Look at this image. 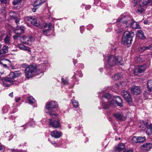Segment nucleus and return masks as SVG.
Listing matches in <instances>:
<instances>
[{"label": "nucleus", "mask_w": 152, "mask_h": 152, "mask_svg": "<svg viewBox=\"0 0 152 152\" xmlns=\"http://www.w3.org/2000/svg\"><path fill=\"white\" fill-rule=\"evenodd\" d=\"M147 67V65L145 64L139 66L134 69L133 72L134 75L137 76L139 73L144 72L145 71Z\"/></svg>", "instance_id": "obj_7"}, {"label": "nucleus", "mask_w": 152, "mask_h": 152, "mask_svg": "<svg viewBox=\"0 0 152 152\" xmlns=\"http://www.w3.org/2000/svg\"><path fill=\"white\" fill-rule=\"evenodd\" d=\"M134 32L128 31H125L124 33L122 38V43L128 47L130 46L132 41V38L134 36Z\"/></svg>", "instance_id": "obj_2"}, {"label": "nucleus", "mask_w": 152, "mask_h": 152, "mask_svg": "<svg viewBox=\"0 0 152 152\" xmlns=\"http://www.w3.org/2000/svg\"><path fill=\"white\" fill-rule=\"evenodd\" d=\"M137 0H132V4L133 7H134L137 4Z\"/></svg>", "instance_id": "obj_43"}, {"label": "nucleus", "mask_w": 152, "mask_h": 152, "mask_svg": "<svg viewBox=\"0 0 152 152\" xmlns=\"http://www.w3.org/2000/svg\"><path fill=\"white\" fill-rule=\"evenodd\" d=\"M122 76L120 74H115L114 76L112 77L113 80H118Z\"/></svg>", "instance_id": "obj_29"}, {"label": "nucleus", "mask_w": 152, "mask_h": 152, "mask_svg": "<svg viewBox=\"0 0 152 152\" xmlns=\"http://www.w3.org/2000/svg\"><path fill=\"white\" fill-rule=\"evenodd\" d=\"M24 50L27 51L29 52L31 51L30 48L28 47L25 46V49H24Z\"/></svg>", "instance_id": "obj_49"}, {"label": "nucleus", "mask_w": 152, "mask_h": 152, "mask_svg": "<svg viewBox=\"0 0 152 152\" xmlns=\"http://www.w3.org/2000/svg\"><path fill=\"white\" fill-rule=\"evenodd\" d=\"M91 7V6L90 5H87L85 7V9L86 10H88Z\"/></svg>", "instance_id": "obj_55"}, {"label": "nucleus", "mask_w": 152, "mask_h": 152, "mask_svg": "<svg viewBox=\"0 0 152 152\" xmlns=\"http://www.w3.org/2000/svg\"><path fill=\"white\" fill-rule=\"evenodd\" d=\"M32 124H31L30 125L31 126H33L35 124V122H34V121H32Z\"/></svg>", "instance_id": "obj_63"}, {"label": "nucleus", "mask_w": 152, "mask_h": 152, "mask_svg": "<svg viewBox=\"0 0 152 152\" xmlns=\"http://www.w3.org/2000/svg\"><path fill=\"white\" fill-rule=\"evenodd\" d=\"M131 90L132 93L135 95L139 94L141 91L140 88L137 86H133Z\"/></svg>", "instance_id": "obj_12"}, {"label": "nucleus", "mask_w": 152, "mask_h": 152, "mask_svg": "<svg viewBox=\"0 0 152 152\" xmlns=\"http://www.w3.org/2000/svg\"><path fill=\"white\" fill-rule=\"evenodd\" d=\"M20 98L16 99H15V102H19V101H20Z\"/></svg>", "instance_id": "obj_62"}, {"label": "nucleus", "mask_w": 152, "mask_h": 152, "mask_svg": "<svg viewBox=\"0 0 152 152\" xmlns=\"http://www.w3.org/2000/svg\"><path fill=\"white\" fill-rule=\"evenodd\" d=\"M104 97L107 99H109L111 97V95L108 93H105L104 95Z\"/></svg>", "instance_id": "obj_39"}, {"label": "nucleus", "mask_w": 152, "mask_h": 152, "mask_svg": "<svg viewBox=\"0 0 152 152\" xmlns=\"http://www.w3.org/2000/svg\"><path fill=\"white\" fill-rule=\"evenodd\" d=\"M19 35H14L13 36V38L15 40H16L18 39L19 37H20Z\"/></svg>", "instance_id": "obj_53"}, {"label": "nucleus", "mask_w": 152, "mask_h": 152, "mask_svg": "<svg viewBox=\"0 0 152 152\" xmlns=\"http://www.w3.org/2000/svg\"><path fill=\"white\" fill-rule=\"evenodd\" d=\"M16 111H17V110L16 109H15V110H13V111H10V113L11 114L13 113H15V112H16Z\"/></svg>", "instance_id": "obj_59"}, {"label": "nucleus", "mask_w": 152, "mask_h": 152, "mask_svg": "<svg viewBox=\"0 0 152 152\" xmlns=\"http://www.w3.org/2000/svg\"><path fill=\"white\" fill-rule=\"evenodd\" d=\"M21 73L19 71H16L13 72H11L9 76L10 78L13 79L15 78L20 76Z\"/></svg>", "instance_id": "obj_15"}, {"label": "nucleus", "mask_w": 152, "mask_h": 152, "mask_svg": "<svg viewBox=\"0 0 152 152\" xmlns=\"http://www.w3.org/2000/svg\"><path fill=\"white\" fill-rule=\"evenodd\" d=\"M90 27L91 28H93V26L92 25H90L88 26V28Z\"/></svg>", "instance_id": "obj_61"}, {"label": "nucleus", "mask_w": 152, "mask_h": 152, "mask_svg": "<svg viewBox=\"0 0 152 152\" xmlns=\"http://www.w3.org/2000/svg\"><path fill=\"white\" fill-rule=\"evenodd\" d=\"M116 31L118 34H119L122 32V30L120 28H118V29H115Z\"/></svg>", "instance_id": "obj_47"}, {"label": "nucleus", "mask_w": 152, "mask_h": 152, "mask_svg": "<svg viewBox=\"0 0 152 152\" xmlns=\"http://www.w3.org/2000/svg\"><path fill=\"white\" fill-rule=\"evenodd\" d=\"M148 23V21L147 20H145L144 21V24H146Z\"/></svg>", "instance_id": "obj_64"}, {"label": "nucleus", "mask_w": 152, "mask_h": 152, "mask_svg": "<svg viewBox=\"0 0 152 152\" xmlns=\"http://www.w3.org/2000/svg\"><path fill=\"white\" fill-rule=\"evenodd\" d=\"M150 0H139V6L145 7L149 3Z\"/></svg>", "instance_id": "obj_18"}, {"label": "nucleus", "mask_w": 152, "mask_h": 152, "mask_svg": "<svg viewBox=\"0 0 152 152\" xmlns=\"http://www.w3.org/2000/svg\"><path fill=\"white\" fill-rule=\"evenodd\" d=\"M8 52V47L6 45L3 46L2 49L0 50V55L4 54Z\"/></svg>", "instance_id": "obj_23"}, {"label": "nucleus", "mask_w": 152, "mask_h": 152, "mask_svg": "<svg viewBox=\"0 0 152 152\" xmlns=\"http://www.w3.org/2000/svg\"><path fill=\"white\" fill-rule=\"evenodd\" d=\"M131 22L130 24V27L131 28L134 29H137L140 28V26L138 23L135 22V21L133 19L131 18ZM116 25L118 27H119L121 24H125L126 27L128 26L129 25V21L126 20L124 18H120L118 19L116 23Z\"/></svg>", "instance_id": "obj_1"}, {"label": "nucleus", "mask_w": 152, "mask_h": 152, "mask_svg": "<svg viewBox=\"0 0 152 152\" xmlns=\"http://www.w3.org/2000/svg\"><path fill=\"white\" fill-rule=\"evenodd\" d=\"M49 126L54 128H57L60 127V122L58 119H54L51 118L49 119Z\"/></svg>", "instance_id": "obj_6"}, {"label": "nucleus", "mask_w": 152, "mask_h": 152, "mask_svg": "<svg viewBox=\"0 0 152 152\" xmlns=\"http://www.w3.org/2000/svg\"><path fill=\"white\" fill-rule=\"evenodd\" d=\"M9 95V96L11 97H13V92H11V93H10Z\"/></svg>", "instance_id": "obj_60"}, {"label": "nucleus", "mask_w": 152, "mask_h": 152, "mask_svg": "<svg viewBox=\"0 0 152 152\" xmlns=\"http://www.w3.org/2000/svg\"><path fill=\"white\" fill-rule=\"evenodd\" d=\"M5 35L3 34L0 33V41L2 40L4 36Z\"/></svg>", "instance_id": "obj_50"}, {"label": "nucleus", "mask_w": 152, "mask_h": 152, "mask_svg": "<svg viewBox=\"0 0 152 152\" xmlns=\"http://www.w3.org/2000/svg\"><path fill=\"white\" fill-rule=\"evenodd\" d=\"M124 152H133L132 150H127L124 151Z\"/></svg>", "instance_id": "obj_58"}, {"label": "nucleus", "mask_w": 152, "mask_h": 152, "mask_svg": "<svg viewBox=\"0 0 152 152\" xmlns=\"http://www.w3.org/2000/svg\"><path fill=\"white\" fill-rule=\"evenodd\" d=\"M139 50L141 52H143L146 50L145 46L140 47L139 48Z\"/></svg>", "instance_id": "obj_40"}, {"label": "nucleus", "mask_w": 152, "mask_h": 152, "mask_svg": "<svg viewBox=\"0 0 152 152\" xmlns=\"http://www.w3.org/2000/svg\"><path fill=\"white\" fill-rule=\"evenodd\" d=\"M4 81H5L6 82H9L11 83V85L13 84V83L14 82L13 80V79L12 78L10 77H6L4 79Z\"/></svg>", "instance_id": "obj_31"}, {"label": "nucleus", "mask_w": 152, "mask_h": 152, "mask_svg": "<svg viewBox=\"0 0 152 152\" xmlns=\"http://www.w3.org/2000/svg\"><path fill=\"white\" fill-rule=\"evenodd\" d=\"M147 88L148 91H152V80H149L147 83Z\"/></svg>", "instance_id": "obj_26"}, {"label": "nucleus", "mask_w": 152, "mask_h": 152, "mask_svg": "<svg viewBox=\"0 0 152 152\" xmlns=\"http://www.w3.org/2000/svg\"><path fill=\"white\" fill-rule=\"evenodd\" d=\"M137 61L139 63H142L145 60V56H141L137 58Z\"/></svg>", "instance_id": "obj_25"}, {"label": "nucleus", "mask_w": 152, "mask_h": 152, "mask_svg": "<svg viewBox=\"0 0 152 152\" xmlns=\"http://www.w3.org/2000/svg\"><path fill=\"white\" fill-rule=\"evenodd\" d=\"M125 148V146L122 143L119 144L117 146H115L114 149L115 152H119Z\"/></svg>", "instance_id": "obj_16"}, {"label": "nucleus", "mask_w": 152, "mask_h": 152, "mask_svg": "<svg viewBox=\"0 0 152 152\" xmlns=\"http://www.w3.org/2000/svg\"><path fill=\"white\" fill-rule=\"evenodd\" d=\"M143 7L142 6H139V7L136 11V13L139 14H141L144 11V9L143 8Z\"/></svg>", "instance_id": "obj_30"}, {"label": "nucleus", "mask_w": 152, "mask_h": 152, "mask_svg": "<svg viewBox=\"0 0 152 152\" xmlns=\"http://www.w3.org/2000/svg\"><path fill=\"white\" fill-rule=\"evenodd\" d=\"M22 1V0H14L12 4L14 5H16L19 3H21Z\"/></svg>", "instance_id": "obj_37"}, {"label": "nucleus", "mask_w": 152, "mask_h": 152, "mask_svg": "<svg viewBox=\"0 0 152 152\" xmlns=\"http://www.w3.org/2000/svg\"><path fill=\"white\" fill-rule=\"evenodd\" d=\"M52 26V25L51 23H46L43 25L42 27H44L45 29H50Z\"/></svg>", "instance_id": "obj_27"}, {"label": "nucleus", "mask_w": 152, "mask_h": 152, "mask_svg": "<svg viewBox=\"0 0 152 152\" xmlns=\"http://www.w3.org/2000/svg\"><path fill=\"white\" fill-rule=\"evenodd\" d=\"M28 101L31 104H33L35 102V99L32 96H30L27 99Z\"/></svg>", "instance_id": "obj_32"}, {"label": "nucleus", "mask_w": 152, "mask_h": 152, "mask_svg": "<svg viewBox=\"0 0 152 152\" xmlns=\"http://www.w3.org/2000/svg\"><path fill=\"white\" fill-rule=\"evenodd\" d=\"M14 20H15V22L16 23V24L17 25H18V24H19V21L18 19V17L17 18H16V19H15Z\"/></svg>", "instance_id": "obj_52"}, {"label": "nucleus", "mask_w": 152, "mask_h": 152, "mask_svg": "<svg viewBox=\"0 0 152 152\" xmlns=\"http://www.w3.org/2000/svg\"><path fill=\"white\" fill-rule=\"evenodd\" d=\"M61 81L62 82L65 84H66L67 82V80H66V78H64L63 77H62L61 78Z\"/></svg>", "instance_id": "obj_44"}, {"label": "nucleus", "mask_w": 152, "mask_h": 152, "mask_svg": "<svg viewBox=\"0 0 152 152\" xmlns=\"http://www.w3.org/2000/svg\"><path fill=\"white\" fill-rule=\"evenodd\" d=\"M136 35L138 38L139 39L143 40L146 38L144 33L141 30H137Z\"/></svg>", "instance_id": "obj_17"}, {"label": "nucleus", "mask_w": 152, "mask_h": 152, "mask_svg": "<svg viewBox=\"0 0 152 152\" xmlns=\"http://www.w3.org/2000/svg\"><path fill=\"white\" fill-rule=\"evenodd\" d=\"M131 141L134 144L138 143V137L134 136L132 138Z\"/></svg>", "instance_id": "obj_36"}, {"label": "nucleus", "mask_w": 152, "mask_h": 152, "mask_svg": "<svg viewBox=\"0 0 152 152\" xmlns=\"http://www.w3.org/2000/svg\"><path fill=\"white\" fill-rule=\"evenodd\" d=\"M50 29H44L42 30V32L43 33V34L44 35H46V34L48 33V32H49L50 30Z\"/></svg>", "instance_id": "obj_42"}, {"label": "nucleus", "mask_w": 152, "mask_h": 152, "mask_svg": "<svg viewBox=\"0 0 152 152\" xmlns=\"http://www.w3.org/2000/svg\"><path fill=\"white\" fill-rule=\"evenodd\" d=\"M3 85L7 87H9L11 85V84H8L7 83V82H5V81L4 80L3 81Z\"/></svg>", "instance_id": "obj_45"}, {"label": "nucleus", "mask_w": 152, "mask_h": 152, "mask_svg": "<svg viewBox=\"0 0 152 152\" xmlns=\"http://www.w3.org/2000/svg\"><path fill=\"white\" fill-rule=\"evenodd\" d=\"M146 50H147L152 49V45L147 46H145Z\"/></svg>", "instance_id": "obj_46"}, {"label": "nucleus", "mask_w": 152, "mask_h": 152, "mask_svg": "<svg viewBox=\"0 0 152 152\" xmlns=\"http://www.w3.org/2000/svg\"><path fill=\"white\" fill-rule=\"evenodd\" d=\"M28 39H30V38L28 37L23 36L20 39V41L23 43L25 44H30V43H29V42H27Z\"/></svg>", "instance_id": "obj_22"}, {"label": "nucleus", "mask_w": 152, "mask_h": 152, "mask_svg": "<svg viewBox=\"0 0 152 152\" xmlns=\"http://www.w3.org/2000/svg\"><path fill=\"white\" fill-rule=\"evenodd\" d=\"M72 102L75 108H77L79 107V103L77 101L75 100H72Z\"/></svg>", "instance_id": "obj_33"}, {"label": "nucleus", "mask_w": 152, "mask_h": 152, "mask_svg": "<svg viewBox=\"0 0 152 152\" xmlns=\"http://www.w3.org/2000/svg\"><path fill=\"white\" fill-rule=\"evenodd\" d=\"M25 28L23 26H20L19 28L16 29L15 30V33L19 35L21 34L24 32Z\"/></svg>", "instance_id": "obj_20"}, {"label": "nucleus", "mask_w": 152, "mask_h": 152, "mask_svg": "<svg viewBox=\"0 0 152 152\" xmlns=\"http://www.w3.org/2000/svg\"><path fill=\"white\" fill-rule=\"evenodd\" d=\"M2 4H7V0H0Z\"/></svg>", "instance_id": "obj_54"}, {"label": "nucleus", "mask_w": 152, "mask_h": 152, "mask_svg": "<svg viewBox=\"0 0 152 152\" xmlns=\"http://www.w3.org/2000/svg\"><path fill=\"white\" fill-rule=\"evenodd\" d=\"M27 20L29 21L31 24L37 27L40 26V23L38 20L35 16L29 17L28 18Z\"/></svg>", "instance_id": "obj_9"}, {"label": "nucleus", "mask_w": 152, "mask_h": 152, "mask_svg": "<svg viewBox=\"0 0 152 152\" xmlns=\"http://www.w3.org/2000/svg\"><path fill=\"white\" fill-rule=\"evenodd\" d=\"M38 8H37V7H34V8H33L32 9V11L33 12H36V10H37V9H38Z\"/></svg>", "instance_id": "obj_57"}, {"label": "nucleus", "mask_w": 152, "mask_h": 152, "mask_svg": "<svg viewBox=\"0 0 152 152\" xmlns=\"http://www.w3.org/2000/svg\"><path fill=\"white\" fill-rule=\"evenodd\" d=\"M146 132L148 135L151 134L152 133V124H151L147 127V130Z\"/></svg>", "instance_id": "obj_28"}, {"label": "nucleus", "mask_w": 152, "mask_h": 152, "mask_svg": "<svg viewBox=\"0 0 152 152\" xmlns=\"http://www.w3.org/2000/svg\"><path fill=\"white\" fill-rule=\"evenodd\" d=\"M44 2L42 0H37L33 4V5L34 7L39 8Z\"/></svg>", "instance_id": "obj_19"}, {"label": "nucleus", "mask_w": 152, "mask_h": 152, "mask_svg": "<svg viewBox=\"0 0 152 152\" xmlns=\"http://www.w3.org/2000/svg\"><path fill=\"white\" fill-rule=\"evenodd\" d=\"M113 115L115 118L119 121L124 120L126 118V117L124 116L123 113L121 112L113 113Z\"/></svg>", "instance_id": "obj_10"}, {"label": "nucleus", "mask_w": 152, "mask_h": 152, "mask_svg": "<svg viewBox=\"0 0 152 152\" xmlns=\"http://www.w3.org/2000/svg\"><path fill=\"white\" fill-rule=\"evenodd\" d=\"M4 149V146L0 143V151H2Z\"/></svg>", "instance_id": "obj_56"}, {"label": "nucleus", "mask_w": 152, "mask_h": 152, "mask_svg": "<svg viewBox=\"0 0 152 152\" xmlns=\"http://www.w3.org/2000/svg\"><path fill=\"white\" fill-rule=\"evenodd\" d=\"M113 100V104L114 103V102H115L118 106H119L120 107H121L123 106L122 100L120 96H115V100Z\"/></svg>", "instance_id": "obj_14"}, {"label": "nucleus", "mask_w": 152, "mask_h": 152, "mask_svg": "<svg viewBox=\"0 0 152 152\" xmlns=\"http://www.w3.org/2000/svg\"><path fill=\"white\" fill-rule=\"evenodd\" d=\"M25 46L23 45H20L19 46V47L20 49L24 50L25 49Z\"/></svg>", "instance_id": "obj_48"}, {"label": "nucleus", "mask_w": 152, "mask_h": 152, "mask_svg": "<svg viewBox=\"0 0 152 152\" xmlns=\"http://www.w3.org/2000/svg\"><path fill=\"white\" fill-rule=\"evenodd\" d=\"M107 63L110 66H114L116 64L118 65H122L123 61L120 56H115L114 55H110L108 56Z\"/></svg>", "instance_id": "obj_4"}, {"label": "nucleus", "mask_w": 152, "mask_h": 152, "mask_svg": "<svg viewBox=\"0 0 152 152\" xmlns=\"http://www.w3.org/2000/svg\"><path fill=\"white\" fill-rule=\"evenodd\" d=\"M121 95L124 97V99L129 103H132V99L130 93L127 91H123L121 92Z\"/></svg>", "instance_id": "obj_8"}, {"label": "nucleus", "mask_w": 152, "mask_h": 152, "mask_svg": "<svg viewBox=\"0 0 152 152\" xmlns=\"http://www.w3.org/2000/svg\"><path fill=\"white\" fill-rule=\"evenodd\" d=\"M12 12L13 13V15H10V17L11 19L14 20L18 17V15L17 13L15 12Z\"/></svg>", "instance_id": "obj_35"}, {"label": "nucleus", "mask_w": 152, "mask_h": 152, "mask_svg": "<svg viewBox=\"0 0 152 152\" xmlns=\"http://www.w3.org/2000/svg\"><path fill=\"white\" fill-rule=\"evenodd\" d=\"M9 107L7 106H4L2 109V110L3 113H6L8 110Z\"/></svg>", "instance_id": "obj_41"}, {"label": "nucleus", "mask_w": 152, "mask_h": 152, "mask_svg": "<svg viewBox=\"0 0 152 152\" xmlns=\"http://www.w3.org/2000/svg\"><path fill=\"white\" fill-rule=\"evenodd\" d=\"M80 31L81 33H83V32L84 30V27L83 26H81L80 28Z\"/></svg>", "instance_id": "obj_51"}, {"label": "nucleus", "mask_w": 152, "mask_h": 152, "mask_svg": "<svg viewBox=\"0 0 152 152\" xmlns=\"http://www.w3.org/2000/svg\"><path fill=\"white\" fill-rule=\"evenodd\" d=\"M141 148L143 150L148 151L152 148V143H146L141 146Z\"/></svg>", "instance_id": "obj_11"}, {"label": "nucleus", "mask_w": 152, "mask_h": 152, "mask_svg": "<svg viewBox=\"0 0 152 152\" xmlns=\"http://www.w3.org/2000/svg\"><path fill=\"white\" fill-rule=\"evenodd\" d=\"M113 103V100L109 101L107 103L103 102L102 104V105L104 109H106L110 108L112 105Z\"/></svg>", "instance_id": "obj_21"}, {"label": "nucleus", "mask_w": 152, "mask_h": 152, "mask_svg": "<svg viewBox=\"0 0 152 152\" xmlns=\"http://www.w3.org/2000/svg\"><path fill=\"white\" fill-rule=\"evenodd\" d=\"M4 43L6 44H10V37L8 35H6L4 39Z\"/></svg>", "instance_id": "obj_24"}, {"label": "nucleus", "mask_w": 152, "mask_h": 152, "mask_svg": "<svg viewBox=\"0 0 152 152\" xmlns=\"http://www.w3.org/2000/svg\"><path fill=\"white\" fill-rule=\"evenodd\" d=\"M28 37L30 38V39H28L27 42H29V43H30V44H27L29 45H31L32 42L33 41V38L31 36H29Z\"/></svg>", "instance_id": "obj_38"}, {"label": "nucleus", "mask_w": 152, "mask_h": 152, "mask_svg": "<svg viewBox=\"0 0 152 152\" xmlns=\"http://www.w3.org/2000/svg\"><path fill=\"white\" fill-rule=\"evenodd\" d=\"M138 143H140L141 142H143L145 140V137H138Z\"/></svg>", "instance_id": "obj_34"}, {"label": "nucleus", "mask_w": 152, "mask_h": 152, "mask_svg": "<svg viewBox=\"0 0 152 152\" xmlns=\"http://www.w3.org/2000/svg\"><path fill=\"white\" fill-rule=\"evenodd\" d=\"M58 107V104L56 101H51L49 102L46 104L45 108L47 110L46 112L49 113L50 116H57L58 115L54 113L53 109L56 108Z\"/></svg>", "instance_id": "obj_3"}, {"label": "nucleus", "mask_w": 152, "mask_h": 152, "mask_svg": "<svg viewBox=\"0 0 152 152\" xmlns=\"http://www.w3.org/2000/svg\"><path fill=\"white\" fill-rule=\"evenodd\" d=\"M36 70V68L34 66L32 65H28L25 71L26 77L29 79L32 77Z\"/></svg>", "instance_id": "obj_5"}, {"label": "nucleus", "mask_w": 152, "mask_h": 152, "mask_svg": "<svg viewBox=\"0 0 152 152\" xmlns=\"http://www.w3.org/2000/svg\"><path fill=\"white\" fill-rule=\"evenodd\" d=\"M62 135L61 132H58L57 131H52L50 133L51 136L55 138H58L61 137Z\"/></svg>", "instance_id": "obj_13"}]
</instances>
